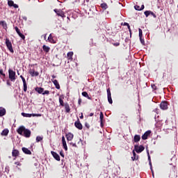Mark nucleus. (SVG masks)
<instances>
[{"instance_id": "17", "label": "nucleus", "mask_w": 178, "mask_h": 178, "mask_svg": "<svg viewBox=\"0 0 178 178\" xmlns=\"http://www.w3.org/2000/svg\"><path fill=\"white\" fill-rule=\"evenodd\" d=\"M6 115V110L3 107H0V117L5 116Z\"/></svg>"}, {"instance_id": "26", "label": "nucleus", "mask_w": 178, "mask_h": 178, "mask_svg": "<svg viewBox=\"0 0 178 178\" xmlns=\"http://www.w3.org/2000/svg\"><path fill=\"white\" fill-rule=\"evenodd\" d=\"M67 56L68 59H73V51L68 52Z\"/></svg>"}, {"instance_id": "3", "label": "nucleus", "mask_w": 178, "mask_h": 178, "mask_svg": "<svg viewBox=\"0 0 178 178\" xmlns=\"http://www.w3.org/2000/svg\"><path fill=\"white\" fill-rule=\"evenodd\" d=\"M6 44L8 49L10 51V52L13 54L14 51H13V47H12V42L9 40V39L8 38L6 39Z\"/></svg>"}, {"instance_id": "62", "label": "nucleus", "mask_w": 178, "mask_h": 178, "mask_svg": "<svg viewBox=\"0 0 178 178\" xmlns=\"http://www.w3.org/2000/svg\"><path fill=\"white\" fill-rule=\"evenodd\" d=\"M116 45H119V43H118V44H116Z\"/></svg>"}, {"instance_id": "22", "label": "nucleus", "mask_w": 178, "mask_h": 178, "mask_svg": "<svg viewBox=\"0 0 178 178\" xmlns=\"http://www.w3.org/2000/svg\"><path fill=\"white\" fill-rule=\"evenodd\" d=\"M8 134H9V129H8L3 130L1 132V136H8Z\"/></svg>"}, {"instance_id": "33", "label": "nucleus", "mask_w": 178, "mask_h": 178, "mask_svg": "<svg viewBox=\"0 0 178 178\" xmlns=\"http://www.w3.org/2000/svg\"><path fill=\"white\" fill-rule=\"evenodd\" d=\"M40 141H42V137L37 136L36 137V143H40Z\"/></svg>"}, {"instance_id": "53", "label": "nucleus", "mask_w": 178, "mask_h": 178, "mask_svg": "<svg viewBox=\"0 0 178 178\" xmlns=\"http://www.w3.org/2000/svg\"><path fill=\"white\" fill-rule=\"evenodd\" d=\"M128 30H129L130 34H131V29H130V26H129V29H128Z\"/></svg>"}, {"instance_id": "29", "label": "nucleus", "mask_w": 178, "mask_h": 178, "mask_svg": "<svg viewBox=\"0 0 178 178\" xmlns=\"http://www.w3.org/2000/svg\"><path fill=\"white\" fill-rule=\"evenodd\" d=\"M101 8H102V9H108V4L103 3L101 4Z\"/></svg>"}, {"instance_id": "14", "label": "nucleus", "mask_w": 178, "mask_h": 178, "mask_svg": "<svg viewBox=\"0 0 178 178\" xmlns=\"http://www.w3.org/2000/svg\"><path fill=\"white\" fill-rule=\"evenodd\" d=\"M151 134V131H146L143 136H142V140H147L148 138V136Z\"/></svg>"}, {"instance_id": "49", "label": "nucleus", "mask_w": 178, "mask_h": 178, "mask_svg": "<svg viewBox=\"0 0 178 178\" xmlns=\"http://www.w3.org/2000/svg\"><path fill=\"white\" fill-rule=\"evenodd\" d=\"M32 116H41V114H32Z\"/></svg>"}, {"instance_id": "30", "label": "nucleus", "mask_w": 178, "mask_h": 178, "mask_svg": "<svg viewBox=\"0 0 178 178\" xmlns=\"http://www.w3.org/2000/svg\"><path fill=\"white\" fill-rule=\"evenodd\" d=\"M145 15L146 16V17H148V16L149 15H151V10H146V11H145Z\"/></svg>"}, {"instance_id": "45", "label": "nucleus", "mask_w": 178, "mask_h": 178, "mask_svg": "<svg viewBox=\"0 0 178 178\" xmlns=\"http://www.w3.org/2000/svg\"><path fill=\"white\" fill-rule=\"evenodd\" d=\"M13 8H15V9H17V8H19V6L17 4H13Z\"/></svg>"}, {"instance_id": "59", "label": "nucleus", "mask_w": 178, "mask_h": 178, "mask_svg": "<svg viewBox=\"0 0 178 178\" xmlns=\"http://www.w3.org/2000/svg\"><path fill=\"white\" fill-rule=\"evenodd\" d=\"M152 176L154 177V171H152Z\"/></svg>"}, {"instance_id": "18", "label": "nucleus", "mask_w": 178, "mask_h": 178, "mask_svg": "<svg viewBox=\"0 0 178 178\" xmlns=\"http://www.w3.org/2000/svg\"><path fill=\"white\" fill-rule=\"evenodd\" d=\"M73 137H74V135L72 133H68L66 135V138H67V141H72V140H73Z\"/></svg>"}, {"instance_id": "39", "label": "nucleus", "mask_w": 178, "mask_h": 178, "mask_svg": "<svg viewBox=\"0 0 178 178\" xmlns=\"http://www.w3.org/2000/svg\"><path fill=\"white\" fill-rule=\"evenodd\" d=\"M49 95V90H45L44 92H43L42 95Z\"/></svg>"}, {"instance_id": "60", "label": "nucleus", "mask_w": 178, "mask_h": 178, "mask_svg": "<svg viewBox=\"0 0 178 178\" xmlns=\"http://www.w3.org/2000/svg\"><path fill=\"white\" fill-rule=\"evenodd\" d=\"M80 119H83V115L80 116Z\"/></svg>"}, {"instance_id": "51", "label": "nucleus", "mask_w": 178, "mask_h": 178, "mask_svg": "<svg viewBox=\"0 0 178 178\" xmlns=\"http://www.w3.org/2000/svg\"><path fill=\"white\" fill-rule=\"evenodd\" d=\"M72 145V147H77L76 145V143H70Z\"/></svg>"}, {"instance_id": "24", "label": "nucleus", "mask_w": 178, "mask_h": 178, "mask_svg": "<svg viewBox=\"0 0 178 178\" xmlns=\"http://www.w3.org/2000/svg\"><path fill=\"white\" fill-rule=\"evenodd\" d=\"M35 91L38 92V94H42L44 92V88H36Z\"/></svg>"}, {"instance_id": "9", "label": "nucleus", "mask_w": 178, "mask_h": 178, "mask_svg": "<svg viewBox=\"0 0 178 178\" xmlns=\"http://www.w3.org/2000/svg\"><path fill=\"white\" fill-rule=\"evenodd\" d=\"M52 83L54 84L56 88H57V90H60V85H59V82H58V80L56 79H51Z\"/></svg>"}, {"instance_id": "43", "label": "nucleus", "mask_w": 178, "mask_h": 178, "mask_svg": "<svg viewBox=\"0 0 178 178\" xmlns=\"http://www.w3.org/2000/svg\"><path fill=\"white\" fill-rule=\"evenodd\" d=\"M15 165H17V166H22V164L19 161L15 162Z\"/></svg>"}, {"instance_id": "19", "label": "nucleus", "mask_w": 178, "mask_h": 178, "mask_svg": "<svg viewBox=\"0 0 178 178\" xmlns=\"http://www.w3.org/2000/svg\"><path fill=\"white\" fill-rule=\"evenodd\" d=\"M22 151L24 154H26L27 155H31V151L26 147H22Z\"/></svg>"}, {"instance_id": "34", "label": "nucleus", "mask_w": 178, "mask_h": 178, "mask_svg": "<svg viewBox=\"0 0 178 178\" xmlns=\"http://www.w3.org/2000/svg\"><path fill=\"white\" fill-rule=\"evenodd\" d=\"M138 31H139V38H143V30H141V29H139Z\"/></svg>"}, {"instance_id": "42", "label": "nucleus", "mask_w": 178, "mask_h": 178, "mask_svg": "<svg viewBox=\"0 0 178 178\" xmlns=\"http://www.w3.org/2000/svg\"><path fill=\"white\" fill-rule=\"evenodd\" d=\"M123 26H127L128 29H130V25H129V23H127V22H124V23L123 24Z\"/></svg>"}, {"instance_id": "16", "label": "nucleus", "mask_w": 178, "mask_h": 178, "mask_svg": "<svg viewBox=\"0 0 178 178\" xmlns=\"http://www.w3.org/2000/svg\"><path fill=\"white\" fill-rule=\"evenodd\" d=\"M62 142H63V146L64 147L65 150L67 151V145L66 144V140L65 139V136H62Z\"/></svg>"}, {"instance_id": "37", "label": "nucleus", "mask_w": 178, "mask_h": 178, "mask_svg": "<svg viewBox=\"0 0 178 178\" xmlns=\"http://www.w3.org/2000/svg\"><path fill=\"white\" fill-rule=\"evenodd\" d=\"M65 111L69 113V112H70V107H69V106H65Z\"/></svg>"}, {"instance_id": "11", "label": "nucleus", "mask_w": 178, "mask_h": 178, "mask_svg": "<svg viewBox=\"0 0 178 178\" xmlns=\"http://www.w3.org/2000/svg\"><path fill=\"white\" fill-rule=\"evenodd\" d=\"M15 31H17V33L22 38V40H24L26 38V36H24L23 33H20V30L17 26H15Z\"/></svg>"}, {"instance_id": "48", "label": "nucleus", "mask_w": 178, "mask_h": 178, "mask_svg": "<svg viewBox=\"0 0 178 178\" xmlns=\"http://www.w3.org/2000/svg\"><path fill=\"white\" fill-rule=\"evenodd\" d=\"M152 88L153 90H156V86H155V85H152Z\"/></svg>"}, {"instance_id": "38", "label": "nucleus", "mask_w": 178, "mask_h": 178, "mask_svg": "<svg viewBox=\"0 0 178 178\" xmlns=\"http://www.w3.org/2000/svg\"><path fill=\"white\" fill-rule=\"evenodd\" d=\"M134 8L136 10H141V7H140V6H135Z\"/></svg>"}, {"instance_id": "57", "label": "nucleus", "mask_w": 178, "mask_h": 178, "mask_svg": "<svg viewBox=\"0 0 178 178\" xmlns=\"http://www.w3.org/2000/svg\"><path fill=\"white\" fill-rule=\"evenodd\" d=\"M90 116H94V113H91L90 114Z\"/></svg>"}, {"instance_id": "50", "label": "nucleus", "mask_w": 178, "mask_h": 178, "mask_svg": "<svg viewBox=\"0 0 178 178\" xmlns=\"http://www.w3.org/2000/svg\"><path fill=\"white\" fill-rule=\"evenodd\" d=\"M148 160L151 161V156H149V153H148Z\"/></svg>"}, {"instance_id": "10", "label": "nucleus", "mask_w": 178, "mask_h": 178, "mask_svg": "<svg viewBox=\"0 0 178 178\" xmlns=\"http://www.w3.org/2000/svg\"><path fill=\"white\" fill-rule=\"evenodd\" d=\"M51 154L56 161H60V156H59V154H58L56 152L51 151Z\"/></svg>"}, {"instance_id": "6", "label": "nucleus", "mask_w": 178, "mask_h": 178, "mask_svg": "<svg viewBox=\"0 0 178 178\" xmlns=\"http://www.w3.org/2000/svg\"><path fill=\"white\" fill-rule=\"evenodd\" d=\"M107 97H108V101L109 104H113V101L112 100V96L111 94V90L107 89Z\"/></svg>"}, {"instance_id": "23", "label": "nucleus", "mask_w": 178, "mask_h": 178, "mask_svg": "<svg viewBox=\"0 0 178 178\" xmlns=\"http://www.w3.org/2000/svg\"><path fill=\"white\" fill-rule=\"evenodd\" d=\"M42 49L43 51H44V52H48L49 51H50L51 48L45 44H44L42 46Z\"/></svg>"}, {"instance_id": "7", "label": "nucleus", "mask_w": 178, "mask_h": 178, "mask_svg": "<svg viewBox=\"0 0 178 178\" xmlns=\"http://www.w3.org/2000/svg\"><path fill=\"white\" fill-rule=\"evenodd\" d=\"M160 108L163 109V111H166V109H168V102H162L160 104Z\"/></svg>"}, {"instance_id": "56", "label": "nucleus", "mask_w": 178, "mask_h": 178, "mask_svg": "<svg viewBox=\"0 0 178 178\" xmlns=\"http://www.w3.org/2000/svg\"><path fill=\"white\" fill-rule=\"evenodd\" d=\"M79 104L80 105V104H81V99H79Z\"/></svg>"}, {"instance_id": "8", "label": "nucleus", "mask_w": 178, "mask_h": 178, "mask_svg": "<svg viewBox=\"0 0 178 178\" xmlns=\"http://www.w3.org/2000/svg\"><path fill=\"white\" fill-rule=\"evenodd\" d=\"M74 126L76 127V129H79V130L83 129V125L79 120L76 122H75Z\"/></svg>"}, {"instance_id": "4", "label": "nucleus", "mask_w": 178, "mask_h": 178, "mask_svg": "<svg viewBox=\"0 0 178 178\" xmlns=\"http://www.w3.org/2000/svg\"><path fill=\"white\" fill-rule=\"evenodd\" d=\"M55 13L60 17H65V13L62 10L54 9Z\"/></svg>"}, {"instance_id": "55", "label": "nucleus", "mask_w": 178, "mask_h": 178, "mask_svg": "<svg viewBox=\"0 0 178 178\" xmlns=\"http://www.w3.org/2000/svg\"><path fill=\"white\" fill-rule=\"evenodd\" d=\"M44 40H47V34L44 35Z\"/></svg>"}, {"instance_id": "2", "label": "nucleus", "mask_w": 178, "mask_h": 178, "mask_svg": "<svg viewBox=\"0 0 178 178\" xmlns=\"http://www.w3.org/2000/svg\"><path fill=\"white\" fill-rule=\"evenodd\" d=\"M9 79L11 81L16 80V72L12 70H8Z\"/></svg>"}, {"instance_id": "32", "label": "nucleus", "mask_w": 178, "mask_h": 178, "mask_svg": "<svg viewBox=\"0 0 178 178\" xmlns=\"http://www.w3.org/2000/svg\"><path fill=\"white\" fill-rule=\"evenodd\" d=\"M102 120H104V113L102 112L100 113V122L101 124H102Z\"/></svg>"}, {"instance_id": "31", "label": "nucleus", "mask_w": 178, "mask_h": 178, "mask_svg": "<svg viewBox=\"0 0 178 178\" xmlns=\"http://www.w3.org/2000/svg\"><path fill=\"white\" fill-rule=\"evenodd\" d=\"M14 2H13V1H12V0H9L8 1V6H13V5H14Z\"/></svg>"}, {"instance_id": "15", "label": "nucleus", "mask_w": 178, "mask_h": 178, "mask_svg": "<svg viewBox=\"0 0 178 178\" xmlns=\"http://www.w3.org/2000/svg\"><path fill=\"white\" fill-rule=\"evenodd\" d=\"M19 150L17 149H13V152H12V156H14L15 158H17V156H19Z\"/></svg>"}, {"instance_id": "52", "label": "nucleus", "mask_w": 178, "mask_h": 178, "mask_svg": "<svg viewBox=\"0 0 178 178\" xmlns=\"http://www.w3.org/2000/svg\"><path fill=\"white\" fill-rule=\"evenodd\" d=\"M144 9V5H142L140 7V10H143Z\"/></svg>"}, {"instance_id": "58", "label": "nucleus", "mask_w": 178, "mask_h": 178, "mask_svg": "<svg viewBox=\"0 0 178 178\" xmlns=\"http://www.w3.org/2000/svg\"><path fill=\"white\" fill-rule=\"evenodd\" d=\"M150 166H152V163H151V161L149 162Z\"/></svg>"}, {"instance_id": "35", "label": "nucleus", "mask_w": 178, "mask_h": 178, "mask_svg": "<svg viewBox=\"0 0 178 178\" xmlns=\"http://www.w3.org/2000/svg\"><path fill=\"white\" fill-rule=\"evenodd\" d=\"M59 102L61 106H65V104L63 103V99H62V98H59Z\"/></svg>"}, {"instance_id": "44", "label": "nucleus", "mask_w": 178, "mask_h": 178, "mask_svg": "<svg viewBox=\"0 0 178 178\" xmlns=\"http://www.w3.org/2000/svg\"><path fill=\"white\" fill-rule=\"evenodd\" d=\"M140 40L141 44H143V45H144V44H145L144 39H143V38H140Z\"/></svg>"}, {"instance_id": "28", "label": "nucleus", "mask_w": 178, "mask_h": 178, "mask_svg": "<svg viewBox=\"0 0 178 178\" xmlns=\"http://www.w3.org/2000/svg\"><path fill=\"white\" fill-rule=\"evenodd\" d=\"M82 95H83V97L88 98V99H91V97H90V96H88V93H87V92H83Z\"/></svg>"}, {"instance_id": "12", "label": "nucleus", "mask_w": 178, "mask_h": 178, "mask_svg": "<svg viewBox=\"0 0 178 178\" xmlns=\"http://www.w3.org/2000/svg\"><path fill=\"white\" fill-rule=\"evenodd\" d=\"M47 40L49 41V42H51V44H56V41L54 40V37H52V34H50L49 35Z\"/></svg>"}, {"instance_id": "47", "label": "nucleus", "mask_w": 178, "mask_h": 178, "mask_svg": "<svg viewBox=\"0 0 178 178\" xmlns=\"http://www.w3.org/2000/svg\"><path fill=\"white\" fill-rule=\"evenodd\" d=\"M85 126L87 127V129H90V124H88V123H86Z\"/></svg>"}, {"instance_id": "36", "label": "nucleus", "mask_w": 178, "mask_h": 178, "mask_svg": "<svg viewBox=\"0 0 178 178\" xmlns=\"http://www.w3.org/2000/svg\"><path fill=\"white\" fill-rule=\"evenodd\" d=\"M24 84V92H26V91H27V83H23Z\"/></svg>"}, {"instance_id": "54", "label": "nucleus", "mask_w": 178, "mask_h": 178, "mask_svg": "<svg viewBox=\"0 0 178 178\" xmlns=\"http://www.w3.org/2000/svg\"><path fill=\"white\" fill-rule=\"evenodd\" d=\"M51 77H52L53 80H54V79H56V76H55V75H52Z\"/></svg>"}, {"instance_id": "61", "label": "nucleus", "mask_w": 178, "mask_h": 178, "mask_svg": "<svg viewBox=\"0 0 178 178\" xmlns=\"http://www.w3.org/2000/svg\"><path fill=\"white\" fill-rule=\"evenodd\" d=\"M1 74H2V71H0Z\"/></svg>"}, {"instance_id": "21", "label": "nucleus", "mask_w": 178, "mask_h": 178, "mask_svg": "<svg viewBox=\"0 0 178 178\" xmlns=\"http://www.w3.org/2000/svg\"><path fill=\"white\" fill-rule=\"evenodd\" d=\"M133 156L131 157L132 161H137L138 159V156H137V154H136V152H134V150H133Z\"/></svg>"}, {"instance_id": "20", "label": "nucleus", "mask_w": 178, "mask_h": 178, "mask_svg": "<svg viewBox=\"0 0 178 178\" xmlns=\"http://www.w3.org/2000/svg\"><path fill=\"white\" fill-rule=\"evenodd\" d=\"M134 140L135 143H138V141H140V140H141V137L140 136V135H135Z\"/></svg>"}, {"instance_id": "5", "label": "nucleus", "mask_w": 178, "mask_h": 178, "mask_svg": "<svg viewBox=\"0 0 178 178\" xmlns=\"http://www.w3.org/2000/svg\"><path fill=\"white\" fill-rule=\"evenodd\" d=\"M145 149V147L143 145L140 146H135V150L138 154H140V152H143Z\"/></svg>"}, {"instance_id": "27", "label": "nucleus", "mask_w": 178, "mask_h": 178, "mask_svg": "<svg viewBox=\"0 0 178 178\" xmlns=\"http://www.w3.org/2000/svg\"><path fill=\"white\" fill-rule=\"evenodd\" d=\"M22 115L24 116V118H31L33 116V114L22 113Z\"/></svg>"}, {"instance_id": "40", "label": "nucleus", "mask_w": 178, "mask_h": 178, "mask_svg": "<svg viewBox=\"0 0 178 178\" xmlns=\"http://www.w3.org/2000/svg\"><path fill=\"white\" fill-rule=\"evenodd\" d=\"M22 81H23V84L26 83V79H24V77H23L22 75L20 76Z\"/></svg>"}, {"instance_id": "1", "label": "nucleus", "mask_w": 178, "mask_h": 178, "mask_svg": "<svg viewBox=\"0 0 178 178\" xmlns=\"http://www.w3.org/2000/svg\"><path fill=\"white\" fill-rule=\"evenodd\" d=\"M17 133L20 134V136H24V137H26V138H30L31 136V131L26 129L24 126L19 127L17 130Z\"/></svg>"}, {"instance_id": "13", "label": "nucleus", "mask_w": 178, "mask_h": 178, "mask_svg": "<svg viewBox=\"0 0 178 178\" xmlns=\"http://www.w3.org/2000/svg\"><path fill=\"white\" fill-rule=\"evenodd\" d=\"M29 74H31V76H32V77H34V76H38V74H40L38 72H35L34 70H30Z\"/></svg>"}, {"instance_id": "46", "label": "nucleus", "mask_w": 178, "mask_h": 178, "mask_svg": "<svg viewBox=\"0 0 178 178\" xmlns=\"http://www.w3.org/2000/svg\"><path fill=\"white\" fill-rule=\"evenodd\" d=\"M60 156H62L63 158H65V154H63V152H60Z\"/></svg>"}, {"instance_id": "41", "label": "nucleus", "mask_w": 178, "mask_h": 178, "mask_svg": "<svg viewBox=\"0 0 178 178\" xmlns=\"http://www.w3.org/2000/svg\"><path fill=\"white\" fill-rule=\"evenodd\" d=\"M150 13H151L150 15H152V16H153V17H154V19L156 18V15H155V13H154V12L151 11Z\"/></svg>"}, {"instance_id": "25", "label": "nucleus", "mask_w": 178, "mask_h": 178, "mask_svg": "<svg viewBox=\"0 0 178 178\" xmlns=\"http://www.w3.org/2000/svg\"><path fill=\"white\" fill-rule=\"evenodd\" d=\"M0 24H1V26L3 27V29H5V30H6V29H8V24H6V22H5V21L0 22Z\"/></svg>"}]
</instances>
